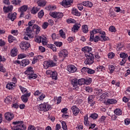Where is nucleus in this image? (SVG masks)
I'll list each match as a JSON object with an SVG mask.
<instances>
[{
	"label": "nucleus",
	"instance_id": "nucleus-1",
	"mask_svg": "<svg viewBox=\"0 0 130 130\" xmlns=\"http://www.w3.org/2000/svg\"><path fill=\"white\" fill-rule=\"evenodd\" d=\"M82 51L87 52V54H85L86 59L84 61L85 64H92L94 62V55L92 53H90V51H92V48L86 46L82 48Z\"/></svg>",
	"mask_w": 130,
	"mask_h": 130
},
{
	"label": "nucleus",
	"instance_id": "nucleus-2",
	"mask_svg": "<svg viewBox=\"0 0 130 130\" xmlns=\"http://www.w3.org/2000/svg\"><path fill=\"white\" fill-rule=\"evenodd\" d=\"M12 124L13 126H11V129L13 130H25L26 127L24 125V122L23 121H16L13 122Z\"/></svg>",
	"mask_w": 130,
	"mask_h": 130
},
{
	"label": "nucleus",
	"instance_id": "nucleus-3",
	"mask_svg": "<svg viewBox=\"0 0 130 130\" xmlns=\"http://www.w3.org/2000/svg\"><path fill=\"white\" fill-rule=\"evenodd\" d=\"M97 33H100L103 36H106L105 31H102L100 29H94L92 31H90V37L89 39V41L92 42L93 41V39H94V34H97Z\"/></svg>",
	"mask_w": 130,
	"mask_h": 130
},
{
	"label": "nucleus",
	"instance_id": "nucleus-4",
	"mask_svg": "<svg viewBox=\"0 0 130 130\" xmlns=\"http://www.w3.org/2000/svg\"><path fill=\"white\" fill-rule=\"evenodd\" d=\"M35 23V20H30L28 22V27H27L26 29V36H31V34L32 33V29H31L34 25Z\"/></svg>",
	"mask_w": 130,
	"mask_h": 130
},
{
	"label": "nucleus",
	"instance_id": "nucleus-5",
	"mask_svg": "<svg viewBox=\"0 0 130 130\" xmlns=\"http://www.w3.org/2000/svg\"><path fill=\"white\" fill-rule=\"evenodd\" d=\"M50 105L47 103L42 104L38 107L39 110L41 111H48L50 109Z\"/></svg>",
	"mask_w": 130,
	"mask_h": 130
},
{
	"label": "nucleus",
	"instance_id": "nucleus-6",
	"mask_svg": "<svg viewBox=\"0 0 130 130\" xmlns=\"http://www.w3.org/2000/svg\"><path fill=\"white\" fill-rule=\"evenodd\" d=\"M56 66V63L53 60H50L46 61L44 63V67L45 69H48V68H52Z\"/></svg>",
	"mask_w": 130,
	"mask_h": 130
},
{
	"label": "nucleus",
	"instance_id": "nucleus-7",
	"mask_svg": "<svg viewBox=\"0 0 130 130\" xmlns=\"http://www.w3.org/2000/svg\"><path fill=\"white\" fill-rule=\"evenodd\" d=\"M20 48L22 50L26 51L27 48L30 47V43L28 42H21L20 44Z\"/></svg>",
	"mask_w": 130,
	"mask_h": 130
},
{
	"label": "nucleus",
	"instance_id": "nucleus-8",
	"mask_svg": "<svg viewBox=\"0 0 130 130\" xmlns=\"http://www.w3.org/2000/svg\"><path fill=\"white\" fill-rule=\"evenodd\" d=\"M108 39V37H106L105 36H101V37H99L98 36H96L95 37V38L93 39V41L94 42H98L99 40L102 42L106 41Z\"/></svg>",
	"mask_w": 130,
	"mask_h": 130
},
{
	"label": "nucleus",
	"instance_id": "nucleus-9",
	"mask_svg": "<svg viewBox=\"0 0 130 130\" xmlns=\"http://www.w3.org/2000/svg\"><path fill=\"white\" fill-rule=\"evenodd\" d=\"M128 56L127 54L124 53V52H122L120 54V57L121 58H123L122 59V61L120 62V66H123L125 62H126V58Z\"/></svg>",
	"mask_w": 130,
	"mask_h": 130
},
{
	"label": "nucleus",
	"instance_id": "nucleus-10",
	"mask_svg": "<svg viewBox=\"0 0 130 130\" xmlns=\"http://www.w3.org/2000/svg\"><path fill=\"white\" fill-rule=\"evenodd\" d=\"M68 55L69 52H68V50L66 49L62 50L59 53H58L59 57H62V61H63L66 57H67Z\"/></svg>",
	"mask_w": 130,
	"mask_h": 130
},
{
	"label": "nucleus",
	"instance_id": "nucleus-11",
	"mask_svg": "<svg viewBox=\"0 0 130 130\" xmlns=\"http://www.w3.org/2000/svg\"><path fill=\"white\" fill-rule=\"evenodd\" d=\"M5 118L8 121H11L14 118V114L10 112L6 113L4 115Z\"/></svg>",
	"mask_w": 130,
	"mask_h": 130
},
{
	"label": "nucleus",
	"instance_id": "nucleus-12",
	"mask_svg": "<svg viewBox=\"0 0 130 130\" xmlns=\"http://www.w3.org/2000/svg\"><path fill=\"white\" fill-rule=\"evenodd\" d=\"M31 96V93H25L22 95L21 97V100L24 103H27L28 102V97H30Z\"/></svg>",
	"mask_w": 130,
	"mask_h": 130
},
{
	"label": "nucleus",
	"instance_id": "nucleus-13",
	"mask_svg": "<svg viewBox=\"0 0 130 130\" xmlns=\"http://www.w3.org/2000/svg\"><path fill=\"white\" fill-rule=\"evenodd\" d=\"M71 109L73 112L74 115L75 116H77L78 114H79V112H80V109L78 108L76 106H73L72 108Z\"/></svg>",
	"mask_w": 130,
	"mask_h": 130
},
{
	"label": "nucleus",
	"instance_id": "nucleus-14",
	"mask_svg": "<svg viewBox=\"0 0 130 130\" xmlns=\"http://www.w3.org/2000/svg\"><path fill=\"white\" fill-rule=\"evenodd\" d=\"M67 70L69 73H75L77 71V68L74 65L68 66Z\"/></svg>",
	"mask_w": 130,
	"mask_h": 130
},
{
	"label": "nucleus",
	"instance_id": "nucleus-15",
	"mask_svg": "<svg viewBox=\"0 0 130 130\" xmlns=\"http://www.w3.org/2000/svg\"><path fill=\"white\" fill-rule=\"evenodd\" d=\"M73 0H63L62 6L63 7H68V6H70L71 4H73Z\"/></svg>",
	"mask_w": 130,
	"mask_h": 130
},
{
	"label": "nucleus",
	"instance_id": "nucleus-16",
	"mask_svg": "<svg viewBox=\"0 0 130 130\" xmlns=\"http://www.w3.org/2000/svg\"><path fill=\"white\" fill-rule=\"evenodd\" d=\"M13 7L12 5H11L7 7L4 6L3 8L4 13H9V12H12L13 11Z\"/></svg>",
	"mask_w": 130,
	"mask_h": 130
},
{
	"label": "nucleus",
	"instance_id": "nucleus-17",
	"mask_svg": "<svg viewBox=\"0 0 130 130\" xmlns=\"http://www.w3.org/2000/svg\"><path fill=\"white\" fill-rule=\"evenodd\" d=\"M36 29V34L38 35L39 34V32H40V27L37 24H35L34 26L32 27V31H34V30Z\"/></svg>",
	"mask_w": 130,
	"mask_h": 130
},
{
	"label": "nucleus",
	"instance_id": "nucleus-18",
	"mask_svg": "<svg viewBox=\"0 0 130 130\" xmlns=\"http://www.w3.org/2000/svg\"><path fill=\"white\" fill-rule=\"evenodd\" d=\"M46 3V1L45 0H39L37 2L39 7H45Z\"/></svg>",
	"mask_w": 130,
	"mask_h": 130
},
{
	"label": "nucleus",
	"instance_id": "nucleus-19",
	"mask_svg": "<svg viewBox=\"0 0 130 130\" xmlns=\"http://www.w3.org/2000/svg\"><path fill=\"white\" fill-rule=\"evenodd\" d=\"M16 16H17V13H14L13 14L9 13L8 18H9V19H10L11 21H14L16 19Z\"/></svg>",
	"mask_w": 130,
	"mask_h": 130
},
{
	"label": "nucleus",
	"instance_id": "nucleus-20",
	"mask_svg": "<svg viewBox=\"0 0 130 130\" xmlns=\"http://www.w3.org/2000/svg\"><path fill=\"white\" fill-rule=\"evenodd\" d=\"M15 87V83L9 82L6 85V88L9 90H13Z\"/></svg>",
	"mask_w": 130,
	"mask_h": 130
},
{
	"label": "nucleus",
	"instance_id": "nucleus-21",
	"mask_svg": "<svg viewBox=\"0 0 130 130\" xmlns=\"http://www.w3.org/2000/svg\"><path fill=\"white\" fill-rule=\"evenodd\" d=\"M29 63H30V61L28 59H23L21 61L20 66L26 67V66H28Z\"/></svg>",
	"mask_w": 130,
	"mask_h": 130
},
{
	"label": "nucleus",
	"instance_id": "nucleus-22",
	"mask_svg": "<svg viewBox=\"0 0 130 130\" xmlns=\"http://www.w3.org/2000/svg\"><path fill=\"white\" fill-rule=\"evenodd\" d=\"M80 27H81V24H75L72 27V31H73V32H76V31H78V30H79Z\"/></svg>",
	"mask_w": 130,
	"mask_h": 130
},
{
	"label": "nucleus",
	"instance_id": "nucleus-23",
	"mask_svg": "<svg viewBox=\"0 0 130 130\" xmlns=\"http://www.w3.org/2000/svg\"><path fill=\"white\" fill-rule=\"evenodd\" d=\"M83 6L85 7H89V8H92L93 7V4L89 1H85L82 2Z\"/></svg>",
	"mask_w": 130,
	"mask_h": 130
},
{
	"label": "nucleus",
	"instance_id": "nucleus-24",
	"mask_svg": "<svg viewBox=\"0 0 130 130\" xmlns=\"http://www.w3.org/2000/svg\"><path fill=\"white\" fill-rule=\"evenodd\" d=\"M28 78L29 79H33V80H35V79H36L38 76L36 74H34L33 72L31 73L30 74L27 75Z\"/></svg>",
	"mask_w": 130,
	"mask_h": 130
},
{
	"label": "nucleus",
	"instance_id": "nucleus-25",
	"mask_svg": "<svg viewBox=\"0 0 130 130\" xmlns=\"http://www.w3.org/2000/svg\"><path fill=\"white\" fill-rule=\"evenodd\" d=\"M107 104H115V103H117V101L114 100L113 99H108L107 101Z\"/></svg>",
	"mask_w": 130,
	"mask_h": 130
},
{
	"label": "nucleus",
	"instance_id": "nucleus-26",
	"mask_svg": "<svg viewBox=\"0 0 130 130\" xmlns=\"http://www.w3.org/2000/svg\"><path fill=\"white\" fill-rule=\"evenodd\" d=\"M18 50L16 49H12L11 51V56H17L18 54Z\"/></svg>",
	"mask_w": 130,
	"mask_h": 130
},
{
	"label": "nucleus",
	"instance_id": "nucleus-27",
	"mask_svg": "<svg viewBox=\"0 0 130 130\" xmlns=\"http://www.w3.org/2000/svg\"><path fill=\"white\" fill-rule=\"evenodd\" d=\"M35 41L37 43H41V41H42V37L39 36L35 37Z\"/></svg>",
	"mask_w": 130,
	"mask_h": 130
},
{
	"label": "nucleus",
	"instance_id": "nucleus-28",
	"mask_svg": "<svg viewBox=\"0 0 130 130\" xmlns=\"http://www.w3.org/2000/svg\"><path fill=\"white\" fill-rule=\"evenodd\" d=\"M116 115H121L122 114V111L120 109H116L114 111Z\"/></svg>",
	"mask_w": 130,
	"mask_h": 130
},
{
	"label": "nucleus",
	"instance_id": "nucleus-29",
	"mask_svg": "<svg viewBox=\"0 0 130 130\" xmlns=\"http://www.w3.org/2000/svg\"><path fill=\"white\" fill-rule=\"evenodd\" d=\"M72 13L73 15H75V16H78V17L81 16V13L79 12L77 9H73L72 11Z\"/></svg>",
	"mask_w": 130,
	"mask_h": 130
},
{
	"label": "nucleus",
	"instance_id": "nucleus-30",
	"mask_svg": "<svg viewBox=\"0 0 130 130\" xmlns=\"http://www.w3.org/2000/svg\"><path fill=\"white\" fill-rule=\"evenodd\" d=\"M71 84L73 85V87H76L78 86V84H79L78 80L76 79H74L71 81Z\"/></svg>",
	"mask_w": 130,
	"mask_h": 130
},
{
	"label": "nucleus",
	"instance_id": "nucleus-31",
	"mask_svg": "<svg viewBox=\"0 0 130 130\" xmlns=\"http://www.w3.org/2000/svg\"><path fill=\"white\" fill-rule=\"evenodd\" d=\"M51 78H52L53 80L57 79V72L56 71L53 72L52 74L51 75Z\"/></svg>",
	"mask_w": 130,
	"mask_h": 130
},
{
	"label": "nucleus",
	"instance_id": "nucleus-32",
	"mask_svg": "<svg viewBox=\"0 0 130 130\" xmlns=\"http://www.w3.org/2000/svg\"><path fill=\"white\" fill-rule=\"evenodd\" d=\"M20 12H26L28 10V6L27 5H23L19 8Z\"/></svg>",
	"mask_w": 130,
	"mask_h": 130
},
{
	"label": "nucleus",
	"instance_id": "nucleus-33",
	"mask_svg": "<svg viewBox=\"0 0 130 130\" xmlns=\"http://www.w3.org/2000/svg\"><path fill=\"white\" fill-rule=\"evenodd\" d=\"M89 118H88V114H87L85 116H84V123L85 125L87 126H89Z\"/></svg>",
	"mask_w": 130,
	"mask_h": 130
},
{
	"label": "nucleus",
	"instance_id": "nucleus-34",
	"mask_svg": "<svg viewBox=\"0 0 130 130\" xmlns=\"http://www.w3.org/2000/svg\"><path fill=\"white\" fill-rule=\"evenodd\" d=\"M12 98L11 96H7L5 100V102L7 104H10L12 103Z\"/></svg>",
	"mask_w": 130,
	"mask_h": 130
},
{
	"label": "nucleus",
	"instance_id": "nucleus-35",
	"mask_svg": "<svg viewBox=\"0 0 130 130\" xmlns=\"http://www.w3.org/2000/svg\"><path fill=\"white\" fill-rule=\"evenodd\" d=\"M32 69L33 68L31 67L28 68L26 71L24 72V74H25V75H30L31 73H33V71H32Z\"/></svg>",
	"mask_w": 130,
	"mask_h": 130
},
{
	"label": "nucleus",
	"instance_id": "nucleus-36",
	"mask_svg": "<svg viewBox=\"0 0 130 130\" xmlns=\"http://www.w3.org/2000/svg\"><path fill=\"white\" fill-rule=\"evenodd\" d=\"M47 46L49 48L52 49L53 51H56V47H55V45L53 44H48Z\"/></svg>",
	"mask_w": 130,
	"mask_h": 130
},
{
	"label": "nucleus",
	"instance_id": "nucleus-37",
	"mask_svg": "<svg viewBox=\"0 0 130 130\" xmlns=\"http://www.w3.org/2000/svg\"><path fill=\"white\" fill-rule=\"evenodd\" d=\"M19 88L23 94H25V93H26V94L28 93V91H27V89H26L25 87H22V86L20 85Z\"/></svg>",
	"mask_w": 130,
	"mask_h": 130
},
{
	"label": "nucleus",
	"instance_id": "nucleus-38",
	"mask_svg": "<svg viewBox=\"0 0 130 130\" xmlns=\"http://www.w3.org/2000/svg\"><path fill=\"white\" fill-rule=\"evenodd\" d=\"M92 83V79L91 78H86L85 79V83L86 85H90Z\"/></svg>",
	"mask_w": 130,
	"mask_h": 130
},
{
	"label": "nucleus",
	"instance_id": "nucleus-39",
	"mask_svg": "<svg viewBox=\"0 0 130 130\" xmlns=\"http://www.w3.org/2000/svg\"><path fill=\"white\" fill-rule=\"evenodd\" d=\"M88 25H85L82 26V31H83V33H88Z\"/></svg>",
	"mask_w": 130,
	"mask_h": 130
},
{
	"label": "nucleus",
	"instance_id": "nucleus-40",
	"mask_svg": "<svg viewBox=\"0 0 130 130\" xmlns=\"http://www.w3.org/2000/svg\"><path fill=\"white\" fill-rule=\"evenodd\" d=\"M16 40V38L12 36H9L8 37V41L10 43H12V42H14V40Z\"/></svg>",
	"mask_w": 130,
	"mask_h": 130
},
{
	"label": "nucleus",
	"instance_id": "nucleus-41",
	"mask_svg": "<svg viewBox=\"0 0 130 130\" xmlns=\"http://www.w3.org/2000/svg\"><path fill=\"white\" fill-rule=\"evenodd\" d=\"M59 34L60 35V37H62V38L66 39V33L63 32V30L62 29H60L59 30Z\"/></svg>",
	"mask_w": 130,
	"mask_h": 130
},
{
	"label": "nucleus",
	"instance_id": "nucleus-42",
	"mask_svg": "<svg viewBox=\"0 0 130 130\" xmlns=\"http://www.w3.org/2000/svg\"><path fill=\"white\" fill-rule=\"evenodd\" d=\"M20 3H21V1L20 0H13L11 2L12 5H15V6L20 5Z\"/></svg>",
	"mask_w": 130,
	"mask_h": 130
},
{
	"label": "nucleus",
	"instance_id": "nucleus-43",
	"mask_svg": "<svg viewBox=\"0 0 130 130\" xmlns=\"http://www.w3.org/2000/svg\"><path fill=\"white\" fill-rule=\"evenodd\" d=\"M85 84V79L81 78L78 80V85H82Z\"/></svg>",
	"mask_w": 130,
	"mask_h": 130
},
{
	"label": "nucleus",
	"instance_id": "nucleus-44",
	"mask_svg": "<svg viewBox=\"0 0 130 130\" xmlns=\"http://www.w3.org/2000/svg\"><path fill=\"white\" fill-rule=\"evenodd\" d=\"M67 22L68 24H71L72 23L75 24L76 23V20L72 18H69L67 20Z\"/></svg>",
	"mask_w": 130,
	"mask_h": 130
},
{
	"label": "nucleus",
	"instance_id": "nucleus-45",
	"mask_svg": "<svg viewBox=\"0 0 130 130\" xmlns=\"http://www.w3.org/2000/svg\"><path fill=\"white\" fill-rule=\"evenodd\" d=\"M109 70L110 71V73L112 74V73L114 72V70H115V68H114V66L110 65L109 66Z\"/></svg>",
	"mask_w": 130,
	"mask_h": 130
},
{
	"label": "nucleus",
	"instance_id": "nucleus-46",
	"mask_svg": "<svg viewBox=\"0 0 130 130\" xmlns=\"http://www.w3.org/2000/svg\"><path fill=\"white\" fill-rule=\"evenodd\" d=\"M43 16H44V12L43 11V10H42L40 12L38 13V17L39 18H40V19H41V18H42Z\"/></svg>",
	"mask_w": 130,
	"mask_h": 130
},
{
	"label": "nucleus",
	"instance_id": "nucleus-47",
	"mask_svg": "<svg viewBox=\"0 0 130 130\" xmlns=\"http://www.w3.org/2000/svg\"><path fill=\"white\" fill-rule=\"evenodd\" d=\"M90 117H91V118H93V119H97V118H98V114L96 113L92 114L90 116Z\"/></svg>",
	"mask_w": 130,
	"mask_h": 130
},
{
	"label": "nucleus",
	"instance_id": "nucleus-48",
	"mask_svg": "<svg viewBox=\"0 0 130 130\" xmlns=\"http://www.w3.org/2000/svg\"><path fill=\"white\" fill-rule=\"evenodd\" d=\"M61 124H62V128H63V130H67L68 127L67 126V124L66 123V122L62 121Z\"/></svg>",
	"mask_w": 130,
	"mask_h": 130
},
{
	"label": "nucleus",
	"instance_id": "nucleus-49",
	"mask_svg": "<svg viewBox=\"0 0 130 130\" xmlns=\"http://www.w3.org/2000/svg\"><path fill=\"white\" fill-rule=\"evenodd\" d=\"M109 30L110 32H116V28H115V27L113 26H111L109 27Z\"/></svg>",
	"mask_w": 130,
	"mask_h": 130
},
{
	"label": "nucleus",
	"instance_id": "nucleus-50",
	"mask_svg": "<svg viewBox=\"0 0 130 130\" xmlns=\"http://www.w3.org/2000/svg\"><path fill=\"white\" fill-rule=\"evenodd\" d=\"M63 17V14L62 13L57 12L56 18L59 19Z\"/></svg>",
	"mask_w": 130,
	"mask_h": 130
},
{
	"label": "nucleus",
	"instance_id": "nucleus-51",
	"mask_svg": "<svg viewBox=\"0 0 130 130\" xmlns=\"http://www.w3.org/2000/svg\"><path fill=\"white\" fill-rule=\"evenodd\" d=\"M38 12V10H37V8H36V7H33L32 10H31V14H35Z\"/></svg>",
	"mask_w": 130,
	"mask_h": 130
},
{
	"label": "nucleus",
	"instance_id": "nucleus-52",
	"mask_svg": "<svg viewBox=\"0 0 130 130\" xmlns=\"http://www.w3.org/2000/svg\"><path fill=\"white\" fill-rule=\"evenodd\" d=\"M54 44L57 47H60L62 45V43L61 42H55Z\"/></svg>",
	"mask_w": 130,
	"mask_h": 130
},
{
	"label": "nucleus",
	"instance_id": "nucleus-53",
	"mask_svg": "<svg viewBox=\"0 0 130 130\" xmlns=\"http://www.w3.org/2000/svg\"><path fill=\"white\" fill-rule=\"evenodd\" d=\"M107 97H108V94H107V93H104L101 95L100 98L101 99H105L106 98H107Z\"/></svg>",
	"mask_w": 130,
	"mask_h": 130
},
{
	"label": "nucleus",
	"instance_id": "nucleus-54",
	"mask_svg": "<svg viewBox=\"0 0 130 130\" xmlns=\"http://www.w3.org/2000/svg\"><path fill=\"white\" fill-rule=\"evenodd\" d=\"M48 25H49V23L48 22H45L43 24L42 27L43 29H46L48 27Z\"/></svg>",
	"mask_w": 130,
	"mask_h": 130
},
{
	"label": "nucleus",
	"instance_id": "nucleus-55",
	"mask_svg": "<svg viewBox=\"0 0 130 130\" xmlns=\"http://www.w3.org/2000/svg\"><path fill=\"white\" fill-rule=\"evenodd\" d=\"M55 9H56V7L53 6H48L47 10H49V11H53V10H55Z\"/></svg>",
	"mask_w": 130,
	"mask_h": 130
},
{
	"label": "nucleus",
	"instance_id": "nucleus-56",
	"mask_svg": "<svg viewBox=\"0 0 130 130\" xmlns=\"http://www.w3.org/2000/svg\"><path fill=\"white\" fill-rule=\"evenodd\" d=\"M85 91L88 93H91V92L93 91V89L90 87H86L85 88Z\"/></svg>",
	"mask_w": 130,
	"mask_h": 130
},
{
	"label": "nucleus",
	"instance_id": "nucleus-57",
	"mask_svg": "<svg viewBox=\"0 0 130 130\" xmlns=\"http://www.w3.org/2000/svg\"><path fill=\"white\" fill-rule=\"evenodd\" d=\"M87 73L90 74H95V71L94 70L88 68L87 70Z\"/></svg>",
	"mask_w": 130,
	"mask_h": 130
},
{
	"label": "nucleus",
	"instance_id": "nucleus-58",
	"mask_svg": "<svg viewBox=\"0 0 130 130\" xmlns=\"http://www.w3.org/2000/svg\"><path fill=\"white\" fill-rule=\"evenodd\" d=\"M114 53H109L108 54V56L109 57V58H113V57H114Z\"/></svg>",
	"mask_w": 130,
	"mask_h": 130
},
{
	"label": "nucleus",
	"instance_id": "nucleus-59",
	"mask_svg": "<svg viewBox=\"0 0 130 130\" xmlns=\"http://www.w3.org/2000/svg\"><path fill=\"white\" fill-rule=\"evenodd\" d=\"M88 68H87V67H83L81 71V73H86V72H88Z\"/></svg>",
	"mask_w": 130,
	"mask_h": 130
},
{
	"label": "nucleus",
	"instance_id": "nucleus-60",
	"mask_svg": "<svg viewBox=\"0 0 130 130\" xmlns=\"http://www.w3.org/2000/svg\"><path fill=\"white\" fill-rule=\"evenodd\" d=\"M50 16L51 17L56 19V15H57V12H52V13H50Z\"/></svg>",
	"mask_w": 130,
	"mask_h": 130
},
{
	"label": "nucleus",
	"instance_id": "nucleus-61",
	"mask_svg": "<svg viewBox=\"0 0 130 130\" xmlns=\"http://www.w3.org/2000/svg\"><path fill=\"white\" fill-rule=\"evenodd\" d=\"M97 70H101L102 72H103V71H105V67L103 66H99L97 67Z\"/></svg>",
	"mask_w": 130,
	"mask_h": 130
},
{
	"label": "nucleus",
	"instance_id": "nucleus-62",
	"mask_svg": "<svg viewBox=\"0 0 130 130\" xmlns=\"http://www.w3.org/2000/svg\"><path fill=\"white\" fill-rule=\"evenodd\" d=\"M53 72H52L51 70H47V71L46 72V75H47L48 76H50V77Z\"/></svg>",
	"mask_w": 130,
	"mask_h": 130
},
{
	"label": "nucleus",
	"instance_id": "nucleus-63",
	"mask_svg": "<svg viewBox=\"0 0 130 130\" xmlns=\"http://www.w3.org/2000/svg\"><path fill=\"white\" fill-rule=\"evenodd\" d=\"M27 130H36L35 126L30 125L28 126Z\"/></svg>",
	"mask_w": 130,
	"mask_h": 130
},
{
	"label": "nucleus",
	"instance_id": "nucleus-64",
	"mask_svg": "<svg viewBox=\"0 0 130 130\" xmlns=\"http://www.w3.org/2000/svg\"><path fill=\"white\" fill-rule=\"evenodd\" d=\"M45 98V95L43 94L42 93L41 94V95L40 96H39L38 99H39V100L41 101V100H43V99Z\"/></svg>",
	"mask_w": 130,
	"mask_h": 130
}]
</instances>
